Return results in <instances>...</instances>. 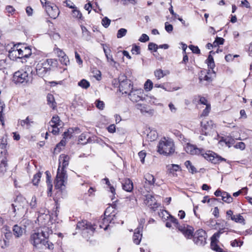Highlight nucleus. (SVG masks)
<instances>
[{"label":"nucleus","mask_w":252,"mask_h":252,"mask_svg":"<svg viewBox=\"0 0 252 252\" xmlns=\"http://www.w3.org/2000/svg\"><path fill=\"white\" fill-rule=\"evenodd\" d=\"M153 87V83L152 82V81L150 80V79H148L146 82L145 83V84H144V89L145 90L148 92V91H151L152 88Z\"/></svg>","instance_id":"e433bc0d"},{"label":"nucleus","mask_w":252,"mask_h":252,"mask_svg":"<svg viewBox=\"0 0 252 252\" xmlns=\"http://www.w3.org/2000/svg\"><path fill=\"white\" fill-rule=\"evenodd\" d=\"M240 140V137L235 138L233 133H231L230 136H227L223 140V142L228 147H230L231 145L235 143V140Z\"/></svg>","instance_id":"412c9836"},{"label":"nucleus","mask_w":252,"mask_h":252,"mask_svg":"<svg viewBox=\"0 0 252 252\" xmlns=\"http://www.w3.org/2000/svg\"><path fill=\"white\" fill-rule=\"evenodd\" d=\"M103 46V51L105 53V56L107 58V62L111 63V64H112V63L115 64L116 62H115L113 58L112 55L110 54V50H109V51H108L105 48L104 46Z\"/></svg>","instance_id":"bb28decb"},{"label":"nucleus","mask_w":252,"mask_h":252,"mask_svg":"<svg viewBox=\"0 0 252 252\" xmlns=\"http://www.w3.org/2000/svg\"><path fill=\"white\" fill-rule=\"evenodd\" d=\"M226 228H220L219 231L215 233L211 237V249L216 251V252H224L222 249H221L218 245V238H219L220 235L226 231L225 230Z\"/></svg>","instance_id":"9d476101"},{"label":"nucleus","mask_w":252,"mask_h":252,"mask_svg":"<svg viewBox=\"0 0 252 252\" xmlns=\"http://www.w3.org/2000/svg\"><path fill=\"white\" fill-rule=\"evenodd\" d=\"M223 194L222 198L221 199L224 202L229 203L232 201L233 198L229 193L226 192H224Z\"/></svg>","instance_id":"473e14b6"},{"label":"nucleus","mask_w":252,"mask_h":252,"mask_svg":"<svg viewBox=\"0 0 252 252\" xmlns=\"http://www.w3.org/2000/svg\"><path fill=\"white\" fill-rule=\"evenodd\" d=\"M30 205L32 208H35L36 207V198L35 196L32 197Z\"/></svg>","instance_id":"69168bd1"},{"label":"nucleus","mask_w":252,"mask_h":252,"mask_svg":"<svg viewBox=\"0 0 252 252\" xmlns=\"http://www.w3.org/2000/svg\"><path fill=\"white\" fill-rule=\"evenodd\" d=\"M145 179L146 181L148 183V184L150 185H153L155 182V179L151 174H147L145 176Z\"/></svg>","instance_id":"f704fd0d"},{"label":"nucleus","mask_w":252,"mask_h":252,"mask_svg":"<svg viewBox=\"0 0 252 252\" xmlns=\"http://www.w3.org/2000/svg\"><path fill=\"white\" fill-rule=\"evenodd\" d=\"M58 61L55 59H48L40 61L36 65V74L39 77H43L49 73L53 65H56Z\"/></svg>","instance_id":"39448f33"},{"label":"nucleus","mask_w":252,"mask_h":252,"mask_svg":"<svg viewBox=\"0 0 252 252\" xmlns=\"http://www.w3.org/2000/svg\"><path fill=\"white\" fill-rule=\"evenodd\" d=\"M89 139L90 137L87 138V134L86 133H82L80 135L79 140L80 142L84 141L86 140V141L83 143V144H86L88 142Z\"/></svg>","instance_id":"603ef678"},{"label":"nucleus","mask_w":252,"mask_h":252,"mask_svg":"<svg viewBox=\"0 0 252 252\" xmlns=\"http://www.w3.org/2000/svg\"><path fill=\"white\" fill-rule=\"evenodd\" d=\"M224 39L222 37H217L214 42V45L215 46L219 45H222L223 44Z\"/></svg>","instance_id":"864d4df0"},{"label":"nucleus","mask_w":252,"mask_h":252,"mask_svg":"<svg viewBox=\"0 0 252 252\" xmlns=\"http://www.w3.org/2000/svg\"><path fill=\"white\" fill-rule=\"evenodd\" d=\"M135 106L136 108L140 110V112L143 114L147 113L152 116L154 114V109H149L148 107L146 104L137 103Z\"/></svg>","instance_id":"dca6fc26"},{"label":"nucleus","mask_w":252,"mask_h":252,"mask_svg":"<svg viewBox=\"0 0 252 252\" xmlns=\"http://www.w3.org/2000/svg\"><path fill=\"white\" fill-rule=\"evenodd\" d=\"M158 134L155 131H151L149 133L147 134L148 138L150 141H154L157 138Z\"/></svg>","instance_id":"37998d69"},{"label":"nucleus","mask_w":252,"mask_h":252,"mask_svg":"<svg viewBox=\"0 0 252 252\" xmlns=\"http://www.w3.org/2000/svg\"><path fill=\"white\" fill-rule=\"evenodd\" d=\"M158 46L155 43L153 42L149 43L148 45V49L149 50H154V52H156L158 50Z\"/></svg>","instance_id":"6e6d98bb"},{"label":"nucleus","mask_w":252,"mask_h":252,"mask_svg":"<svg viewBox=\"0 0 252 252\" xmlns=\"http://www.w3.org/2000/svg\"><path fill=\"white\" fill-rule=\"evenodd\" d=\"M41 174H42L41 172H38L33 176V178L32 179V183L34 185L36 186L38 185L39 182L40 181Z\"/></svg>","instance_id":"4c0bfd02"},{"label":"nucleus","mask_w":252,"mask_h":252,"mask_svg":"<svg viewBox=\"0 0 252 252\" xmlns=\"http://www.w3.org/2000/svg\"><path fill=\"white\" fill-rule=\"evenodd\" d=\"M131 52L133 54H139L140 53V47L137 45H134L132 47L131 49Z\"/></svg>","instance_id":"680f3d73"},{"label":"nucleus","mask_w":252,"mask_h":252,"mask_svg":"<svg viewBox=\"0 0 252 252\" xmlns=\"http://www.w3.org/2000/svg\"><path fill=\"white\" fill-rule=\"evenodd\" d=\"M127 32V30L124 28H121L120 30H118L117 34V37L118 38H120L123 37V36H125L126 33Z\"/></svg>","instance_id":"49530a36"},{"label":"nucleus","mask_w":252,"mask_h":252,"mask_svg":"<svg viewBox=\"0 0 252 252\" xmlns=\"http://www.w3.org/2000/svg\"><path fill=\"white\" fill-rule=\"evenodd\" d=\"M185 164L187 168L188 169L189 172L192 174L196 173L197 172L196 168L193 166L191 162L189 160H187L185 162Z\"/></svg>","instance_id":"7c9ffc66"},{"label":"nucleus","mask_w":252,"mask_h":252,"mask_svg":"<svg viewBox=\"0 0 252 252\" xmlns=\"http://www.w3.org/2000/svg\"><path fill=\"white\" fill-rule=\"evenodd\" d=\"M78 85L83 89H87L90 87V84L89 81L83 79L78 82Z\"/></svg>","instance_id":"72a5a7b5"},{"label":"nucleus","mask_w":252,"mask_h":252,"mask_svg":"<svg viewBox=\"0 0 252 252\" xmlns=\"http://www.w3.org/2000/svg\"><path fill=\"white\" fill-rule=\"evenodd\" d=\"M95 104L96 107L99 110H103L104 108L105 104L102 101L96 100L95 102Z\"/></svg>","instance_id":"8fccbe9b"},{"label":"nucleus","mask_w":252,"mask_h":252,"mask_svg":"<svg viewBox=\"0 0 252 252\" xmlns=\"http://www.w3.org/2000/svg\"><path fill=\"white\" fill-rule=\"evenodd\" d=\"M81 28L83 35L85 36L86 37L87 39L89 40L90 38V36H91L90 32L89 31H88V30L87 29V28L83 25L81 26Z\"/></svg>","instance_id":"58836bf2"},{"label":"nucleus","mask_w":252,"mask_h":252,"mask_svg":"<svg viewBox=\"0 0 252 252\" xmlns=\"http://www.w3.org/2000/svg\"><path fill=\"white\" fill-rule=\"evenodd\" d=\"M54 52L57 55V56L59 57V59H60L66 55L65 53L63 50H62L61 49H60L57 47L54 48Z\"/></svg>","instance_id":"ea45409f"},{"label":"nucleus","mask_w":252,"mask_h":252,"mask_svg":"<svg viewBox=\"0 0 252 252\" xmlns=\"http://www.w3.org/2000/svg\"><path fill=\"white\" fill-rule=\"evenodd\" d=\"M209 74V72H207L206 70L201 71L199 76V81L200 82L203 81H206L207 82H211L212 80L211 77L208 76Z\"/></svg>","instance_id":"5701e85b"},{"label":"nucleus","mask_w":252,"mask_h":252,"mask_svg":"<svg viewBox=\"0 0 252 252\" xmlns=\"http://www.w3.org/2000/svg\"><path fill=\"white\" fill-rule=\"evenodd\" d=\"M145 197L146 198L144 200L145 204L150 207L154 211H155L160 206V204L157 202L154 196L153 195L148 194L145 196Z\"/></svg>","instance_id":"ddd939ff"},{"label":"nucleus","mask_w":252,"mask_h":252,"mask_svg":"<svg viewBox=\"0 0 252 252\" xmlns=\"http://www.w3.org/2000/svg\"><path fill=\"white\" fill-rule=\"evenodd\" d=\"M35 74L32 66L26 65L23 68L15 72L13 75V81L16 84L27 85L32 83L33 75Z\"/></svg>","instance_id":"7ed1b4c3"},{"label":"nucleus","mask_w":252,"mask_h":252,"mask_svg":"<svg viewBox=\"0 0 252 252\" xmlns=\"http://www.w3.org/2000/svg\"><path fill=\"white\" fill-rule=\"evenodd\" d=\"M154 75L156 78L158 80L163 78L166 75V73L163 72V71L161 69H158L155 71Z\"/></svg>","instance_id":"2f4dec72"},{"label":"nucleus","mask_w":252,"mask_h":252,"mask_svg":"<svg viewBox=\"0 0 252 252\" xmlns=\"http://www.w3.org/2000/svg\"><path fill=\"white\" fill-rule=\"evenodd\" d=\"M45 174L46 175V183L47 184H52L51 181V176L50 174L48 171H46L45 172Z\"/></svg>","instance_id":"774afa93"},{"label":"nucleus","mask_w":252,"mask_h":252,"mask_svg":"<svg viewBox=\"0 0 252 252\" xmlns=\"http://www.w3.org/2000/svg\"><path fill=\"white\" fill-rule=\"evenodd\" d=\"M21 199L19 197H17L16 199L15 200L14 203L11 204L12 207V212L14 214V216L15 217L16 215V211L19 210L21 208V206L19 205L18 203V199Z\"/></svg>","instance_id":"c85d7f7f"},{"label":"nucleus","mask_w":252,"mask_h":252,"mask_svg":"<svg viewBox=\"0 0 252 252\" xmlns=\"http://www.w3.org/2000/svg\"><path fill=\"white\" fill-rule=\"evenodd\" d=\"M234 147L236 149H240L242 150L245 149V144L244 142H240L237 143L235 146Z\"/></svg>","instance_id":"0e129e2a"},{"label":"nucleus","mask_w":252,"mask_h":252,"mask_svg":"<svg viewBox=\"0 0 252 252\" xmlns=\"http://www.w3.org/2000/svg\"><path fill=\"white\" fill-rule=\"evenodd\" d=\"M76 228L82 231V235L86 239L92 236L95 230V228L86 220L78 222Z\"/></svg>","instance_id":"6e6552de"},{"label":"nucleus","mask_w":252,"mask_h":252,"mask_svg":"<svg viewBox=\"0 0 252 252\" xmlns=\"http://www.w3.org/2000/svg\"><path fill=\"white\" fill-rule=\"evenodd\" d=\"M103 180L105 182V184L107 185V186L109 187L110 191L113 194H114L115 193V189L110 184L109 179L108 178H105L103 179Z\"/></svg>","instance_id":"13d9d810"},{"label":"nucleus","mask_w":252,"mask_h":252,"mask_svg":"<svg viewBox=\"0 0 252 252\" xmlns=\"http://www.w3.org/2000/svg\"><path fill=\"white\" fill-rule=\"evenodd\" d=\"M201 131L202 134L207 135L213 129V122L212 121H209L201 122Z\"/></svg>","instance_id":"2eb2a0df"},{"label":"nucleus","mask_w":252,"mask_h":252,"mask_svg":"<svg viewBox=\"0 0 252 252\" xmlns=\"http://www.w3.org/2000/svg\"><path fill=\"white\" fill-rule=\"evenodd\" d=\"M119 90L123 94H128L132 90L133 85L131 81L126 77L122 75L119 77Z\"/></svg>","instance_id":"1a4fd4ad"},{"label":"nucleus","mask_w":252,"mask_h":252,"mask_svg":"<svg viewBox=\"0 0 252 252\" xmlns=\"http://www.w3.org/2000/svg\"><path fill=\"white\" fill-rule=\"evenodd\" d=\"M73 133V129L72 128H68L66 131H65L63 134V139L71 138Z\"/></svg>","instance_id":"79ce46f5"},{"label":"nucleus","mask_w":252,"mask_h":252,"mask_svg":"<svg viewBox=\"0 0 252 252\" xmlns=\"http://www.w3.org/2000/svg\"><path fill=\"white\" fill-rule=\"evenodd\" d=\"M102 25L105 27L107 28L110 24L111 20L107 17H105L102 20Z\"/></svg>","instance_id":"3c124183"},{"label":"nucleus","mask_w":252,"mask_h":252,"mask_svg":"<svg viewBox=\"0 0 252 252\" xmlns=\"http://www.w3.org/2000/svg\"><path fill=\"white\" fill-rule=\"evenodd\" d=\"M7 166V160L5 158L2 159L0 163V172H4L6 171V167Z\"/></svg>","instance_id":"a19ab883"},{"label":"nucleus","mask_w":252,"mask_h":252,"mask_svg":"<svg viewBox=\"0 0 252 252\" xmlns=\"http://www.w3.org/2000/svg\"><path fill=\"white\" fill-rule=\"evenodd\" d=\"M231 220L237 223H242L243 224H245V220L243 217L240 214L234 215Z\"/></svg>","instance_id":"cd10ccee"},{"label":"nucleus","mask_w":252,"mask_h":252,"mask_svg":"<svg viewBox=\"0 0 252 252\" xmlns=\"http://www.w3.org/2000/svg\"><path fill=\"white\" fill-rule=\"evenodd\" d=\"M31 123H32V121H31L29 120V117H27L26 119L23 120H19L18 124H20L21 126H24L26 125L28 126H31Z\"/></svg>","instance_id":"c9c22d12"},{"label":"nucleus","mask_w":252,"mask_h":252,"mask_svg":"<svg viewBox=\"0 0 252 252\" xmlns=\"http://www.w3.org/2000/svg\"><path fill=\"white\" fill-rule=\"evenodd\" d=\"M179 230L183 233L187 239H190L193 236V230L191 227L180 226L179 227Z\"/></svg>","instance_id":"6ab92c4d"},{"label":"nucleus","mask_w":252,"mask_h":252,"mask_svg":"<svg viewBox=\"0 0 252 252\" xmlns=\"http://www.w3.org/2000/svg\"><path fill=\"white\" fill-rule=\"evenodd\" d=\"M207 234L203 229H199L194 233L193 237V242L198 246H204L206 244Z\"/></svg>","instance_id":"9b49d317"},{"label":"nucleus","mask_w":252,"mask_h":252,"mask_svg":"<svg viewBox=\"0 0 252 252\" xmlns=\"http://www.w3.org/2000/svg\"><path fill=\"white\" fill-rule=\"evenodd\" d=\"M69 160L68 155L62 154L59 157V165L55 182V186L57 189H63L67 184L68 177L65 168L68 165Z\"/></svg>","instance_id":"f257e3e1"},{"label":"nucleus","mask_w":252,"mask_h":252,"mask_svg":"<svg viewBox=\"0 0 252 252\" xmlns=\"http://www.w3.org/2000/svg\"><path fill=\"white\" fill-rule=\"evenodd\" d=\"M60 63L65 66H67L69 63V60L68 57L65 55V56L59 59Z\"/></svg>","instance_id":"09e8293b"},{"label":"nucleus","mask_w":252,"mask_h":252,"mask_svg":"<svg viewBox=\"0 0 252 252\" xmlns=\"http://www.w3.org/2000/svg\"><path fill=\"white\" fill-rule=\"evenodd\" d=\"M48 237V234L42 230L38 229L37 232H34L31 236L30 241L31 243L35 247H41L42 246L48 247L49 249H52L48 244L47 238Z\"/></svg>","instance_id":"423d86ee"},{"label":"nucleus","mask_w":252,"mask_h":252,"mask_svg":"<svg viewBox=\"0 0 252 252\" xmlns=\"http://www.w3.org/2000/svg\"><path fill=\"white\" fill-rule=\"evenodd\" d=\"M111 208L108 207L104 214V217L101 218L98 222L99 226L100 228H103L105 230H107L109 226V223H115V219L117 218L116 214L114 211L109 213Z\"/></svg>","instance_id":"0eeeda50"},{"label":"nucleus","mask_w":252,"mask_h":252,"mask_svg":"<svg viewBox=\"0 0 252 252\" xmlns=\"http://www.w3.org/2000/svg\"><path fill=\"white\" fill-rule=\"evenodd\" d=\"M206 62L207 63L209 68L213 69L215 67V64L214 61V59L213 57L211 55H209L208 56V58L206 61Z\"/></svg>","instance_id":"c756f323"},{"label":"nucleus","mask_w":252,"mask_h":252,"mask_svg":"<svg viewBox=\"0 0 252 252\" xmlns=\"http://www.w3.org/2000/svg\"><path fill=\"white\" fill-rule=\"evenodd\" d=\"M9 244V241L5 239L4 238H1L0 240V246L2 249H5L8 247Z\"/></svg>","instance_id":"c03bdc74"},{"label":"nucleus","mask_w":252,"mask_h":252,"mask_svg":"<svg viewBox=\"0 0 252 252\" xmlns=\"http://www.w3.org/2000/svg\"><path fill=\"white\" fill-rule=\"evenodd\" d=\"M157 148V152L159 154L166 156L172 155L175 151L173 141L165 137L162 138L159 141Z\"/></svg>","instance_id":"20e7f679"},{"label":"nucleus","mask_w":252,"mask_h":252,"mask_svg":"<svg viewBox=\"0 0 252 252\" xmlns=\"http://www.w3.org/2000/svg\"><path fill=\"white\" fill-rule=\"evenodd\" d=\"M186 152L191 155H201L205 159L209 160L212 163L218 164L226 159L218 155L215 153L207 151L206 152L202 148H198L196 145L187 143L185 147Z\"/></svg>","instance_id":"f03ea898"},{"label":"nucleus","mask_w":252,"mask_h":252,"mask_svg":"<svg viewBox=\"0 0 252 252\" xmlns=\"http://www.w3.org/2000/svg\"><path fill=\"white\" fill-rule=\"evenodd\" d=\"M211 110L210 105H207L205 109L203 110L201 116H207Z\"/></svg>","instance_id":"052dcab7"},{"label":"nucleus","mask_w":252,"mask_h":252,"mask_svg":"<svg viewBox=\"0 0 252 252\" xmlns=\"http://www.w3.org/2000/svg\"><path fill=\"white\" fill-rule=\"evenodd\" d=\"M46 11L48 15L51 18L54 19L57 18L60 13L59 9L56 5L51 6L50 5H48L47 6H46Z\"/></svg>","instance_id":"4468645a"},{"label":"nucleus","mask_w":252,"mask_h":252,"mask_svg":"<svg viewBox=\"0 0 252 252\" xmlns=\"http://www.w3.org/2000/svg\"><path fill=\"white\" fill-rule=\"evenodd\" d=\"M169 11L170 12V13L172 15V16H173V20H175V19H176L177 18H178V16H179V15H178L177 13H175L174 10H173V6L172 5H171L170 7H169Z\"/></svg>","instance_id":"338daca9"},{"label":"nucleus","mask_w":252,"mask_h":252,"mask_svg":"<svg viewBox=\"0 0 252 252\" xmlns=\"http://www.w3.org/2000/svg\"><path fill=\"white\" fill-rule=\"evenodd\" d=\"M146 153L143 151H141L138 153V156L140 158V161L143 164L144 163L145 158L146 157Z\"/></svg>","instance_id":"bf43d9fd"},{"label":"nucleus","mask_w":252,"mask_h":252,"mask_svg":"<svg viewBox=\"0 0 252 252\" xmlns=\"http://www.w3.org/2000/svg\"><path fill=\"white\" fill-rule=\"evenodd\" d=\"M142 228L140 226L138 227L134 233L133 236V242L136 244L139 245L141 242L142 234L141 233Z\"/></svg>","instance_id":"a211bd4d"},{"label":"nucleus","mask_w":252,"mask_h":252,"mask_svg":"<svg viewBox=\"0 0 252 252\" xmlns=\"http://www.w3.org/2000/svg\"><path fill=\"white\" fill-rule=\"evenodd\" d=\"M62 123V121L58 115L54 116L49 122L51 126L53 128H57V127L61 126Z\"/></svg>","instance_id":"4be33fe9"},{"label":"nucleus","mask_w":252,"mask_h":252,"mask_svg":"<svg viewBox=\"0 0 252 252\" xmlns=\"http://www.w3.org/2000/svg\"><path fill=\"white\" fill-rule=\"evenodd\" d=\"M66 139H63L60 143H59L57 146L55 148V150L58 152H60L61 149V147H63L66 144Z\"/></svg>","instance_id":"a18cd8bd"},{"label":"nucleus","mask_w":252,"mask_h":252,"mask_svg":"<svg viewBox=\"0 0 252 252\" xmlns=\"http://www.w3.org/2000/svg\"><path fill=\"white\" fill-rule=\"evenodd\" d=\"M47 101L48 105L53 109H55L56 107V103L53 94H48L47 95Z\"/></svg>","instance_id":"a878e982"},{"label":"nucleus","mask_w":252,"mask_h":252,"mask_svg":"<svg viewBox=\"0 0 252 252\" xmlns=\"http://www.w3.org/2000/svg\"><path fill=\"white\" fill-rule=\"evenodd\" d=\"M12 231L14 236L18 238L23 235L25 231V229L17 224H15L13 227Z\"/></svg>","instance_id":"aec40b11"},{"label":"nucleus","mask_w":252,"mask_h":252,"mask_svg":"<svg viewBox=\"0 0 252 252\" xmlns=\"http://www.w3.org/2000/svg\"><path fill=\"white\" fill-rule=\"evenodd\" d=\"M8 57L11 60H15L16 58H20L19 49L15 46L9 51Z\"/></svg>","instance_id":"b1692460"},{"label":"nucleus","mask_w":252,"mask_h":252,"mask_svg":"<svg viewBox=\"0 0 252 252\" xmlns=\"http://www.w3.org/2000/svg\"><path fill=\"white\" fill-rule=\"evenodd\" d=\"M189 48L192 51L193 53L199 54L200 53V49L197 46L190 45L189 46Z\"/></svg>","instance_id":"5fc2aeb1"},{"label":"nucleus","mask_w":252,"mask_h":252,"mask_svg":"<svg viewBox=\"0 0 252 252\" xmlns=\"http://www.w3.org/2000/svg\"><path fill=\"white\" fill-rule=\"evenodd\" d=\"M20 59L25 58H27L32 55L31 49L28 46L22 47V48H19Z\"/></svg>","instance_id":"f3484780"},{"label":"nucleus","mask_w":252,"mask_h":252,"mask_svg":"<svg viewBox=\"0 0 252 252\" xmlns=\"http://www.w3.org/2000/svg\"><path fill=\"white\" fill-rule=\"evenodd\" d=\"M165 29L167 32L170 33L173 31V27L172 25L169 24L168 22H166L165 23Z\"/></svg>","instance_id":"4d7b16f0"},{"label":"nucleus","mask_w":252,"mask_h":252,"mask_svg":"<svg viewBox=\"0 0 252 252\" xmlns=\"http://www.w3.org/2000/svg\"><path fill=\"white\" fill-rule=\"evenodd\" d=\"M133 188L132 181L129 179H126L123 184V189L127 192H130L132 190Z\"/></svg>","instance_id":"393cba45"},{"label":"nucleus","mask_w":252,"mask_h":252,"mask_svg":"<svg viewBox=\"0 0 252 252\" xmlns=\"http://www.w3.org/2000/svg\"><path fill=\"white\" fill-rule=\"evenodd\" d=\"M128 95L129 99L133 102H138L144 98V91L142 89L132 90Z\"/></svg>","instance_id":"f8f14e48"},{"label":"nucleus","mask_w":252,"mask_h":252,"mask_svg":"<svg viewBox=\"0 0 252 252\" xmlns=\"http://www.w3.org/2000/svg\"><path fill=\"white\" fill-rule=\"evenodd\" d=\"M72 16L73 17L78 18V19H81L82 17V13L80 12V11L77 9H74L72 10Z\"/></svg>","instance_id":"de8ad7c7"},{"label":"nucleus","mask_w":252,"mask_h":252,"mask_svg":"<svg viewBox=\"0 0 252 252\" xmlns=\"http://www.w3.org/2000/svg\"><path fill=\"white\" fill-rule=\"evenodd\" d=\"M139 40L141 42H145L149 40V37L146 34L143 33L139 38Z\"/></svg>","instance_id":"e2e57ef3"}]
</instances>
